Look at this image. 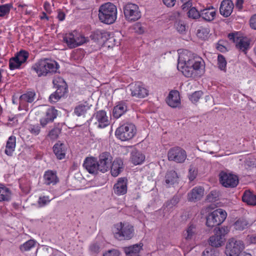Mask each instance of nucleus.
I'll use <instances>...</instances> for the list:
<instances>
[{"instance_id": "19", "label": "nucleus", "mask_w": 256, "mask_h": 256, "mask_svg": "<svg viewBox=\"0 0 256 256\" xmlns=\"http://www.w3.org/2000/svg\"><path fill=\"white\" fill-rule=\"evenodd\" d=\"M234 4L231 0H223L220 8V14L224 17L230 16L232 12Z\"/></svg>"}, {"instance_id": "4", "label": "nucleus", "mask_w": 256, "mask_h": 256, "mask_svg": "<svg viewBox=\"0 0 256 256\" xmlns=\"http://www.w3.org/2000/svg\"><path fill=\"white\" fill-rule=\"evenodd\" d=\"M112 232L114 237L119 240H130L134 236V229L128 222H120L114 225Z\"/></svg>"}, {"instance_id": "38", "label": "nucleus", "mask_w": 256, "mask_h": 256, "mask_svg": "<svg viewBox=\"0 0 256 256\" xmlns=\"http://www.w3.org/2000/svg\"><path fill=\"white\" fill-rule=\"evenodd\" d=\"M36 242L34 240H30L22 244L20 246V249L22 252H24L30 250L35 246Z\"/></svg>"}, {"instance_id": "42", "label": "nucleus", "mask_w": 256, "mask_h": 256, "mask_svg": "<svg viewBox=\"0 0 256 256\" xmlns=\"http://www.w3.org/2000/svg\"><path fill=\"white\" fill-rule=\"evenodd\" d=\"M75 35V43L76 47L80 46L88 40V38H86L80 34H77L76 33Z\"/></svg>"}, {"instance_id": "36", "label": "nucleus", "mask_w": 256, "mask_h": 256, "mask_svg": "<svg viewBox=\"0 0 256 256\" xmlns=\"http://www.w3.org/2000/svg\"><path fill=\"white\" fill-rule=\"evenodd\" d=\"M90 108L88 104H80L76 106L74 112L78 116H84Z\"/></svg>"}, {"instance_id": "37", "label": "nucleus", "mask_w": 256, "mask_h": 256, "mask_svg": "<svg viewBox=\"0 0 256 256\" xmlns=\"http://www.w3.org/2000/svg\"><path fill=\"white\" fill-rule=\"evenodd\" d=\"M64 42L67 44L68 46L70 48H76L75 34L74 33L68 34L64 38Z\"/></svg>"}, {"instance_id": "57", "label": "nucleus", "mask_w": 256, "mask_h": 256, "mask_svg": "<svg viewBox=\"0 0 256 256\" xmlns=\"http://www.w3.org/2000/svg\"><path fill=\"white\" fill-rule=\"evenodd\" d=\"M250 25L252 28L256 30V14H254L250 18Z\"/></svg>"}, {"instance_id": "62", "label": "nucleus", "mask_w": 256, "mask_h": 256, "mask_svg": "<svg viewBox=\"0 0 256 256\" xmlns=\"http://www.w3.org/2000/svg\"><path fill=\"white\" fill-rule=\"evenodd\" d=\"M244 0H236V8L239 10H241L243 8Z\"/></svg>"}, {"instance_id": "55", "label": "nucleus", "mask_w": 256, "mask_h": 256, "mask_svg": "<svg viewBox=\"0 0 256 256\" xmlns=\"http://www.w3.org/2000/svg\"><path fill=\"white\" fill-rule=\"evenodd\" d=\"M62 97L55 92L50 94L49 97V100L51 103H55L58 102Z\"/></svg>"}, {"instance_id": "2", "label": "nucleus", "mask_w": 256, "mask_h": 256, "mask_svg": "<svg viewBox=\"0 0 256 256\" xmlns=\"http://www.w3.org/2000/svg\"><path fill=\"white\" fill-rule=\"evenodd\" d=\"M59 68V65L54 60L48 58L41 59L34 64L32 70L38 77L50 76L55 74Z\"/></svg>"}, {"instance_id": "5", "label": "nucleus", "mask_w": 256, "mask_h": 256, "mask_svg": "<svg viewBox=\"0 0 256 256\" xmlns=\"http://www.w3.org/2000/svg\"><path fill=\"white\" fill-rule=\"evenodd\" d=\"M136 129L132 123H126L118 127L116 132V137L122 141H126L132 139L136 134Z\"/></svg>"}, {"instance_id": "53", "label": "nucleus", "mask_w": 256, "mask_h": 256, "mask_svg": "<svg viewBox=\"0 0 256 256\" xmlns=\"http://www.w3.org/2000/svg\"><path fill=\"white\" fill-rule=\"evenodd\" d=\"M56 88L57 89L55 92L61 97L63 96L66 92L67 88L66 86V84H64V86L58 85Z\"/></svg>"}, {"instance_id": "33", "label": "nucleus", "mask_w": 256, "mask_h": 256, "mask_svg": "<svg viewBox=\"0 0 256 256\" xmlns=\"http://www.w3.org/2000/svg\"><path fill=\"white\" fill-rule=\"evenodd\" d=\"M216 16V10L212 8H209L200 10V17L204 20L210 21L214 19Z\"/></svg>"}, {"instance_id": "9", "label": "nucleus", "mask_w": 256, "mask_h": 256, "mask_svg": "<svg viewBox=\"0 0 256 256\" xmlns=\"http://www.w3.org/2000/svg\"><path fill=\"white\" fill-rule=\"evenodd\" d=\"M218 177L220 183L225 188H235L238 184V176L228 172L222 171L219 173Z\"/></svg>"}, {"instance_id": "17", "label": "nucleus", "mask_w": 256, "mask_h": 256, "mask_svg": "<svg viewBox=\"0 0 256 256\" xmlns=\"http://www.w3.org/2000/svg\"><path fill=\"white\" fill-rule=\"evenodd\" d=\"M83 166L90 174H96L100 172L98 161L95 158H86Z\"/></svg>"}, {"instance_id": "59", "label": "nucleus", "mask_w": 256, "mask_h": 256, "mask_svg": "<svg viewBox=\"0 0 256 256\" xmlns=\"http://www.w3.org/2000/svg\"><path fill=\"white\" fill-rule=\"evenodd\" d=\"M104 256H120L119 252L115 250H110L104 254Z\"/></svg>"}, {"instance_id": "20", "label": "nucleus", "mask_w": 256, "mask_h": 256, "mask_svg": "<svg viewBox=\"0 0 256 256\" xmlns=\"http://www.w3.org/2000/svg\"><path fill=\"white\" fill-rule=\"evenodd\" d=\"M166 102L172 108H177L180 105V99L179 92L177 90L170 92L166 100Z\"/></svg>"}, {"instance_id": "51", "label": "nucleus", "mask_w": 256, "mask_h": 256, "mask_svg": "<svg viewBox=\"0 0 256 256\" xmlns=\"http://www.w3.org/2000/svg\"><path fill=\"white\" fill-rule=\"evenodd\" d=\"M51 200L48 196H40L39 197L38 203L40 206H44L48 204Z\"/></svg>"}, {"instance_id": "63", "label": "nucleus", "mask_w": 256, "mask_h": 256, "mask_svg": "<svg viewBox=\"0 0 256 256\" xmlns=\"http://www.w3.org/2000/svg\"><path fill=\"white\" fill-rule=\"evenodd\" d=\"M220 42V41L218 42L216 46V48L221 52H224L226 51V48L224 46L221 44Z\"/></svg>"}, {"instance_id": "12", "label": "nucleus", "mask_w": 256, "mask_h": 256, "mask_svg": "<svg viewBox=\"0 0 256 256\" xmlns=\"http://www.w3.org/2000/svg\"><path fill=\"white\" fill-rule=\"evenodd\" d=\"M168 160L178 163H182L186 158V154L184 150L180 147L170 148L168 153Z\"/></svg>"}, {"instance_id": "25", "label": "nucleus", "mask_w": 256, "mask_h": 256, "mask_svg": "<svg viewBox=\"0 0 256 256\" xmlns=\"http://www.w3.org/2000/svg\"><path fill=\"white\" fill-rule=\"evenodd\" d=\"M44 184L49 186L54 185L58 182V178L55 172L52 170H48L44 175Z\"/></svg>"}, {"instance_id": "35", "label": "nucleus", "mask_w": 256, "mask_h": 256, "mask_svg": "<svg viewBox=\"0 0 256 256\" xmlns=\"http://www.w3.org/2000/svg\"><path fill=\"white\" fill-rule=\"evenodd\" d=\"M36 93L34 92H28L22 94L20 98V104L24 102H27L31 103L34 100Z\"/></svg>"}, {"instance_id": "64", "label": "nucleus", "mask_w": 256, "mask_h": 256, "mask_svg": "<svg viewBox=\"0 0 256 256\" xmlns=\"http://www.w3.org/2000/svg\"><path fill=\"white\" fill-rule=\"evenodd\" d=\"M44 8L48 13L51 12L50 5L48 2H46L44 3Z\"/></svg>"}, {"instance_id": "8", "label": "nucleus", "mask_w": 256, "mask_h": 256, "mask_svg": "<svg viewBox=\"0 0 256 256\" xmlns=\"http://www.w3.org/2000/svg\"><path fill=\"white\" fill-rule=\"evenodd\" d=\"M244 248L241 240L232 238L229 240L226 244L225 254L226 256H238Z\"/></svg>"}, {"instance_id": "10", "label": "nucleus", "mask_w": 256, "mask_h": 256, "mask_svg": "<svg viewBox=\"0 0 256 256\" xmlns=\"http://www.w3.org/2000/svg\"><path fill=\"white\" fill-rule=\"evenodd\" d=\"M40 110L43 112V116L40 120V124L42 127H45L48 124L52 122L56 118L58 111L53 107L42 106L40 107Z\"/></svg>"}, {"instance_id": "28", "label": "nucleus", "mask_w": 256, "mask_h": 256, "mask_svg": "<svg viewBox=\"0 0 256 256\" xmlns=\"http://www.w3.org/2000/svg\"><path fill=\"white\" fill-rule=\"evenodd\" d=\"M66 146L60 142L56 144L53 146V150L57 158L62 160L64 158L66 155Z\"/></svg>"}, {"instance_id": "32", "label": "nucleus", "mask_w": 256, "mask_h": 256, "mask_svg": "<svg viewBox=\"0 0 256 256\" xmlns=\"http://www.w3.org/2000/svg\"><path fill=\"white\" fill-rule=\"evenodd\" d=\"M16 145V138L14 136H12L9 137L6 144L5 153L9 156H11L14 151Z\"/></svg>"}, {"instance_id": "6", "label": "nucleus", "mask_w": 256, "mask_h": 256, "mask_svg": "<svg viewBox=\"0 0 256 256\" xmlns=\"http://www.w3.org/2000/svg\"><path fill=\"white\" fill-rule=\"evenodd\" d=\"M230 229L228 226H222L214 229V235L211 236L209 238V244L216 248L222 246L225 242L224 236Z\"/></svg>"}, {"instance_id": "13", "label": "nucleus", "mask_w": 256, "mask_h": 256, "mask_svg": "<svg viewBox=\"0 0 256 256\" xmlns=\"http://www.w3.org/2000/svg\"><path fill=\"white\" fill-rule=\"evenodd\" d=\"M112 159V156L108 152H103L99 155L98 163L100 172L104 173L110 170Z\"/></svg>"}, {"instance_id": "24", "label": "nucleus", "mask_w": 256, "mask_h": 256, "mask_svg": "<svg viewBox=\"0 0 256 256\" xmlns=\"http://www.w3.org/2000/svg\"><path fill=\"white\" fill-rule=\"evenodd\" d=\"M254 221V220L240 218L234 223V228L236 230H242L252 225Z\"/></svg>"}, {"instance_id": "58", "label": "nucleus", "mask_w": 256, "mask_h": 256, "mask_svg": "<svg viewBox=\"0 0 256 256\" xmlns=\"http://www.w3.org/2000/svg\"><path fill=\"white\" fill-rule=\"evenodd\" d=\"M134 29L136 32L142 34L144 32V30L140 23H136L134 26Z\"/></svg>"}, {"instance_id": "39", "label": "nucleus", "mask_w": 256, "mask_h": 256, "mask_svg": "<svg viewBox=\"0 0 256 256\" xmlns=\"http://www.w3.org/2000/svg\"><path fill=\"white\" fill-rule=\"evenodd\" d=\"M12 4H6L0 6V17H4L8 16L12 8Z\"/></svg>"}, {"instance_id": "11", "label": "nucleus", "mask_w": 256, "mask_h": 256, "mask_svg": "<svg viewBox=\"0 0 256 256\" xmlns=\"http://www.w3.org/2000/svg\"><path fill=\"white\" fill-rule=\"evenodd\" d=\"M124 13L126 19L128 22H135L141 17V12L138 5L128 3L124 8Z\"/></svg>"}, {"instance_id": "21", "label": "nucleus", "mask_w": 256, "mask_h": 256, "mask_svg": "<svg viewBox=\"0 0 256 256\" xmlns=\"http://www.w3.org/2000/svg\"><path fill=\"white\" fill-rule=\"evenodd\" d=\"M198 234V229L196 225L190 224L184 232V238L187 241L194 240Z\"/></svg>"}, {"instance_id": "15", "label": "nucleus", "mask_w": 256, "mask_h": 256, "mask_svg": "<svg viewBox=\"0 0 256 256\" xmlns=\"http://www.w3.org/2000/svg\"><path fill=\"white\" fill-rule=\"evenodd\" d=\"M92 120L98 128H104L110 124V120L106 111L100 110L96 112L92 118Z\"/></svg>"}, {"instance_id": "18", "label": "nucleus", "mask_w": 256, "mask_h": 256, "mask_svg": "<svg viewBox=\"0 0 256 256\" xmlns=\"http://www.w3.org/2000/svg\"><path fill=\"white\" fill-rule=\"evenodd\" d=\"M114 192L118 196L124 195L127 192V179L120 178L118 179L117 182L114 186Z\"/></svg>"}, {"instance_id": "3", "label": "nucleus", "mask_w": 256, "mask_h": 256, "mask_svg": "<svg viewBox=\"0 0 256 256\" xmlns=\"http://www.w3.org/2000/svg\"><path fill=\"white\" fill-rule=\"evenodd\" d=\"M117 8L112 2L104 3L99 8L98 18L104 24H110L114 23L117 18Z\"/></svg>"}, {"instance_id": "54", "label": "nucleus", "mask_w": 256, "mask_h": 256, "mask_svg": "<svg viewBox=\"0 0 256 256\" xmlns=\"http://www.w3.org/2000/svg\"><path fill=\"white\" fill-rule=\"evenodd\" d=\"M179 202V198L178 196H174L170 200L168 201L166 204L167 207L172 208L176 206Z\"/></svg>"}, {"instance_id": "22", "label": "nucleus", "mask_w": 256, "mask_h": 256, "mask_svg": "<svg viewBox=\"0 0 256 256\" xmlns=\"http://www.w3.org/2000/svg\"><path fill=\"white\" fill-rule=\"evenodd\" d=\"M204 194V189L200 186H196L188 194V199L190 202H196L201 199Z\"/></svg>"}, {"instance_id": "7", "label": "nucleus", "mask_w": 256, "mask_h": 256, "mask_svg": "<svg viewBox=\"0 0 256 256\" xmlns=\"http://www.w3.org/2000/svg\"><path fill=\"white\" fill-rule=\"evenodd\" d=\"M226 216L225 210L221 208L217 209L208 216L206 224L210 228L218 226L224 222Z\"/></svg>"}, {"instance_id": "27", "label": "nucleus", "mask_w": 256, "mask_h": 256, "mask_svg": "<svg viewBox=\"0 0 256 256\" xmlns=\"http://www.w3.org/2000/svg\"><path fill=\"white\" fill-rule=\"evenodd\" d=\"M142 245L136 244L124 248V252L127 256H140L139 253Z\"/></svg>"}, {"instance_id": "50", "label": "nucleus", "mask_w": 256, "mask_h": 256, "mask_svg": "<svg viewBox=\"0 0 256 256\" xmlns=\"http://www.w3.org/2000/svg\"><path fill=\"white\" fill-rule=\"evenodd\" d=\"M203 93L202 91H196L190 96L189 98L193 103L197 102L202 97Z\"/></svg>"}, {"instance_id": "56", "label": "nucleus", "mask_w": 256, "mask_h": 256, "mask_svg": "<svg viewBox=\"0 0 256 256\" xmlns=\"http://www.w3.org/2000/svg\"><path fill=\"white\" fill-rule=\"evenodd\" d=\"M90 250L91 252L97 254L100 252V246L98 244L94 243L90 246Z\"/></svg>"}, {"instance_id": "34", "label": "nucleus", "mask_w": 256, "mask_h": 256, "mask_svg": "<svg viewBox=\"0 0 256 256\" xmlns=\"http://www.w3.org/2000/svg\"><path fill=\"white\" fill-rule=\"evenodd\" d=\"M242 201L248 205H256V196L250 190L244 192L242 197Z\"/></svg>"}, {"instance_id": "44", "label": "nucleus", "mask_w": 256, "mask_h": 256, "mask_svg": "<svg viewBox=\"0 0 256 256\" xmlns=\"http://www.w3.org/2000/svg\"><path fill=\"white\" fill-rule=\"evenodd\" d=\"M198 169L192 165L190 166L188 173V178L190 181L194 180L198 175Z\"/></svg>"}, {"instance_id": "29", "label": "nucleus", "mask_w": 256, "mask_h": 256, "mask_svg": "<svg viewBox=\"0 0 256 256\" xmlns=\"http://www.w3.org/2000/svg\"><path fill=\"white\" fill-rule=\"evenodd\" d=\"M127 111V106L124 102H120L113 109V116L118 118Z\"/></svg>"}, {"instance_id": "45", "label": "nucleus", "mask_w": 256, "mask_h": 256, "mask_svg": "<svg viewBox=\"0 0 256 256\" xmlns=\"http://www.w3.org/2000/svg\"><path fill=\"white\" fill-rule=\"evenodd\" d=\"M21 64L20 62L16 58L15 56L10 58V60L9 67L11 70L19 68Z\"/></svg>"}, {"instance_id": "47", "label": "nucleus", "mask_w": 256, "mask_h": 256, "mask_svg": "<svg viewBox=\"0 0 256 256\" xmlns=\"http://www.w3.org/2000/svg\"><path fill=\"white\" fill-rule=\"evenodd\" d=\"M209 30L208 28L200 27L197 30V36L199 38L205 39L207 38Z\"/></svg>"}, {"instance_id": "23", "label": "nucleus", "mask_w": 256, "mask_h": 256, "mask_svg": "<svg viewBox=\"0 0 256 256\" xmlns=\"http://www.w3.org/2000/svg\"><path fill=\"white\" fill-rule=\"evenodd\" d=\"M112 175L116 177L122 172L123 170V162L120 158H116L112 162L110 168Z\"/></svg>"}, {"instance_id": "40", "label": "nucleus", "mask_w": 256, "mask_h": 256, "mask_svg": "<svg viewBox=\"0 0 256 256\" xmlns=\"http://www.w3.org/2000/svg\"><path fill=\"white\" fill-rule=\"evenodd\" d=\"M226 61L225 58L222 54L218 56V68L224 72H226Z\"/></svg>"}, {"instance_id": "60", "label": "nucleus", "mask_w": 256, "mask_h": 256, "mask_svg": "<svg viewBox=\"0 0 256 256\" xmlns=\"http://www.w3.org/2000/svg\"><path fill=\"white\" fill-rule=\"evenodd\" d=\"M181 1L183 3L182 6V8L183 10H184L186 8H188L192 6V0H181Z\"/></svg>"}, {"instance_id": "26", "label": "nucleus", "mask_w": 256, "mask_h": 256, "mask_svg": "<svg viewBox=\"0 0 256 256\" xmlns=\"http://www.w3.org/2000/svg\"><path fill=\"white\" fill-rule=\"evenodd\" d=\"M179 176L178 174L173 170L168 171L165 176V182L168 186L177 184L179 180Z\"/></svg>"}, {"instance_id": "43", "label": "nucleus", "mask_w": 256, "mask_h": 256, "mask_svg": "<svg viewBox=\"0 0 256 256\" xmlns=\"http://www.w3.org/2000/svg\"><path fill=\"white\" fill-rule=\"evenodd\" d=\"M21 64L24 63L28 57V53L25 50H20L15 56Z\"/></svg>"}, {"instance_id": "52", "label": "nucleus", "mask_w": 256, "mask_h": 256, "mask_svg": "<svg viewBox=\"0 0 256 256\" xmlns=\"http://www.w3.org/2000/svg\"><path fill=\"white\" fill-rule=\"evenodd\" d=\"M174 26L177 30L180 32L182 33L186 30L185 24L182 20L176 21Z\"/></svg>"}, {"instance_id": "14", "label": "nucleus", "mask_w": 256, "mask_h": 256, "mask_svg": "<svg viewBox=\"0 0 256 256\" xmlns=\"http://www.w3.org/2000/svg\"><path fill=\"white\" fill-rule=\"evenodd\" d=\"M131 95L136 98H144L148 94V90L140 82L132 83L128 86Z\"/></svg>"}, {"instance_id": "30", "label": "nucleus", "mask_w": 256, "mask_h": 256, "mask_svg": "<svg viewBox=\"0 0 256 256\" xmlns=\"http://www.w3.org/2000/svg\"><path fill=\"white\" fill-rule=\"evenodd\" d=\"M12 193L8 188L0 184V202H8L11 199Z\"/></svg>"}, {"instance_id": "46", "label": "nucleus", "mask_w": 256, "mask_h": 256, "mask_svg": "<svg viewBox=\"0 0 256 256\" xmlns=\"http://www.w3.org/2000/svg\"><path fill=\"white\" fill-rule=\"evenodd\" d=\"M202 256H219V252L214 248H206L202 252Z\"/></svg>"}, {"instance_id": "1", "label": "nucleus", "mask_w": 256, "mask_h": 256, "mask_svg": "<svg viewBox=\"0 0 256 256\" xmlns=\"http://www.w3.org/2000/svg\"><path fill=\"white\" fill-rule=\"evenodd\" d=\"M205 64L200 57L184 50L178 57V69L188 78H196L204 73Z\"/></svg>"}, {"instance_id": "48", "label": "nucleus", "mask_w": 256, "mask_h": 256, "mask_svg": "<svg viewBox=\"0 0 256 256\" xmlns=\"http://www.w3.org/2000/svg\"><path fill=\"white\" fill-rule=\"evenodd\" d=\"M61 132L60 130L58 128L52 129L48 133V136L52 140L57 139Z\"/></svg>"}, {"instance_id": "61", "label": "nucleus", "mask_w": 256, "mask_h": 256, "mask_svg": "<svg viewBox=\"0 0 256 256\" xmlns=\"http://www.w3.org/2000/svg\"><path fill=\"white\" fill-rule=\"evenodd\" d=\"M164 4L168 7L173 6L176 0H162Z\"/></svg>"}, {"instance_id": "49", "label": "nucleus", "mask_w": 256, "mask_h": 256, "mask_svg": "<svg viewBox=\"0 0 256 256\" xmlns=\"http://www.w3.org/2000/svg\"><path fill=\"white\" fill-rule=\"evenodd\" d=\"M28 130L32 134L38 136L40 132V128L38 124H30Z\"/></svg>"}, {"instance_id": "16", "label": "nucleus", "mask_w": 256, "mask_h": 256, "mask_svg": "<svg viewBox=\"0 0 256 256\" xmlns=\"http://www.w3.org/2000/svg\"><path fill=\"white\" fill-rule=\"evenodd\" d=\"M228 37L235 43L236 46L240 50L246 52L249 48L250 41L246 38L238 37L233 33L228 34Z\"/></svg>"}, {"instance_id": "41", "label": "nucleus", "mask_w": 256, "mask_h": 256, "mask_svg": "<svg viewBox=\"0 0 256 256\" xmlns=\"http://www.w3.org/2000/svg\"><path fill=\"white\" fill-rule=\"evenodd\" d=\"M189 18L196 20L200 17V12H198L194 7L191 8L188 12Z\"/></svg>"}, {"instance_id": "31", "label": "nucleus", "mask_w": 256, "mask_h": 256, "mask_svg": "<svg viewBox=\"0 0 256 256\" xmlns=\"http://www.w3.org/2000/svg\"><path fill=\"white\" fill-rule=\"evenodd\" d=\"M145 159V156L140 152L136 150H133L131 152L130 160L136 165L141 164Z\"/></svg>"}]
</instances>
